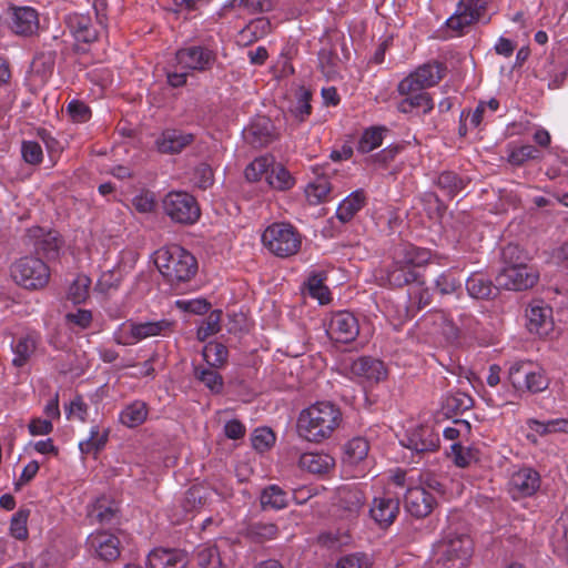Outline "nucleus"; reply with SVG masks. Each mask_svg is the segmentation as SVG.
I'll use <instances>...</instances> for the list:
<instances>
[{"instance_id": "1", "label": "nucleus", "mask_w": 568, "mask_h": 568, "mask_svg": "<svg viewBox=\"0 0 568 568\" xmlns=\"http://www.w3.org/2000/svg\"><path fill=\"white\" fill-rule=\"evenodd\" d=\"M342 420L338 406L328 400H320L300 412L296 430L302 439L321 444L333 436Z\"/></svg>"}, {"instance_id": "2", "label": "nucleus", "mask_w": 568, "mask_h": 568, "mask_svg": "<svg viewBox=\"0 0 568 568\" xmlns=\"http://www.w3.org/2000/svg\"><path fill=\"white\" fill-rule=\"evenodd\" d=\"M154 264L172 286L189 282L197 271L195 257L178 244L166 245L155 251Z\"/></svg>"}, {"instance_id": "3", "label": "nucleus", "mask_w": 568, "mask_h": 568, "mask_svg": "<svg viewBox=\"0 0 568 568\" xmlns=\"http://www.w3.org/2000/svg\"><path fill=\"white\" fill-rule=\"evenodd\" d=\"M216 53L203 45L181 48L175 53L173 70L168 71V83L173 88L183 87L192 72H205L212 69Z\"/></svg>"}, {"instance_id": "4", "label": "nucleus", "mask_w": 568, "mask_h": 568, "mask_svg": "<svg viewBox=\"0 0 568 568\" xmlns=\"http://www.w3.org/2000/svg\"><path fill=\"white\" fill-rule=\"evenodd\" d=\"M433 568H467L473 554L468 535L447 532L434 545Z\"/></svg>"}, {"instance_id": "5", "label": "nucleus", "mask_w": 568, "mask_h": 568, "mask_svg": "<svg viewBox=\"0 0 568 568\" xmlns=\"http://www.w3.org/2000/svg\"><path fill=\"white\" fill-rule=\"evenodd\" d=\"M262 243L277 257L295 255L302 245V235L290 223L277 222L268 225L262 234Z\"/></svg>"}, {"instance_id": "6", "label": "nucleus", "mask_w": 568, "mask_h": 568, "mask_svg": "<svg viewBox=\"0 0 568 568\" xmlns=\"http://www.w3.org/2000/svg\"><path fill=\"white\" fill-rule=\"evenodd\" d=\"M508 379L518 392L537 394L546 390L549 378L545 369L528 361H517L508 368Z\"/></svg>"}, {"instance_id": "7", "label": "nucleus", "mask_w": 568, "mask_h": 568, "mask_svg": "<svg viewBox=\"0 0 568 568\" xmlns=\"http://www.w3.org/2000/svg\"><path fill=\"white\" fill-rule=\"evenodd\" d=\"M13 281L28 290L44 287L50 278V271L47 264L33 256H24L11 265Z\"/></svg>"}, {"instance_id": "8", "label": "nucleus", "mask_w": 568, "mask_h": 568, "mask_svg": "<svg viewBox=\"0 0 568 568\" xmlns=\"http://www.w3.org/2000/svg\"><path fill=\"white\" fill-rule=\"evenodd\" d=\"M164 213L175 223L191 225L197 222L201 210L193 195L184 191H171L163 201Z\"/></svg>"}, {"instance_id": "9", "label": "nucleus", "mask_w": 568, "mask_h": 568, "mask_svg": "<svg viewBox=\"0 0 568 568\" xmlns=\"http://www.w3.org/2000/svg\"><path fill=\"white\" fill-rule=\"evenodd\" d=\"M445 69L438 62L425 63L399 81L398 93L424 91L436 85L444 77Z\"/></svg>"}, {"instance_id": "10", "label": "nucleus", "mask_w": 568, "mask_h": 568, "mask_svg": "<svg viewBox=\"0 0 568 568\" xmlns=\"http://www.w3.org/2000/svg\"><path fill=\"white\" fill-rule=\"evenodd\" d=\"M399 443L409 449L413 456L432 453L439 446V434L432 425H415L406 429Z\"/></svg>"}, {"instance_id": "11", "label": "nucleus", "mask_w": 568, "mask_h": 568, "mask_svg": "<svg viewBox=\"0 0 568 568\" xmlns=\"http://www.w3.org/2000/svg\"><path fill=\"white\" fill-rule=\"evenodd\" d=\"M537 280V273L524 263L506 265L496 277L497 285L508 291L527 290L532 287Z\"/></svg>"}, {"instance_id": "12", "label": "nucleus", "mask_w": 568, "mask_h": 568, "mask_svg": "<svg viewBox=\"0 0 568 568\" xmlns=\"http://www.w3.org/2000/svg\"><path fill=\"white\" fill-rule=\"evenodd\" d=\"M8 27L16 36L32 37L40 27L39 13L32 7H10Z\"/></svg>"}, {"instance_id": "13", "label": "nucleus", "mask_w": 568, "mask_h": 568, "mask_svg": "<svg viewBox=\"0 0 568 568\" xmlns=\"http://www.w3.org/2000/svg\"><path fill=\"white\" fill-rule=\"evenodd\" d=\"M326 332L329 338L336 343H351L358 336V321L351 312H337L332 315Z\"/></svg>"}, {"instance_id": "14", "label": "nucleus", "mask_w": 568, "mask_h": 568, "mask_svg": "<svg viewBox=\"0 0 568 568\" xmlns=\"http://www.w3.org/2000/svg\"><path fill=\"white\" fill-rule=\"evenodd\" d=\"M540 475L531 467H520L510 475L508 486L514 498L532 496L540 487Z\"/></svg>"}, {"instance_id": "15", "label": "nucleus", "mask_w": 568, "mask_h": 568, "mask_svg": "<svg viewBox=\"0 0 568 568\" xmlns=\"http://www.w3.org/2000/svg\"><path fill=\"white\" fill-rule=\"evenodd\" d=\"M349 371L359 383L367 385L377 384L387 376L384 363L369 356H362L353 361Z\"/></svg>"}, {"instance_id": "16", "label": "nucleus", "mask_w": 568, "mask_h": 568, "mask_svg": "<svg viewBox=\"0 0 568 568\" xmlns=\"http://www.w3.org/2000/svg\"><path fill=\"white\" fill-rule=\"evenodd\" d=\"M87 546L92 555L104 561L115 560L120 556L118 537L104 530L90 534Z\"/></svg>"}, {"instance_id": "17", "label": "nucleus", "mask_w": 568, "mask_h": 568, "mask_svg": "<svg viewBox=\"0 0 568 568\" xmlns=\"http://www.w3.org/2000/svg\"><path fill=\"white\" fill-rule=\"evenodd\" d=\"M194 141L192 133L179 129H165L155 140L159 152L165 154L180 153Z\"/></svg>"}, {"instance_id": "18", "label": "nucleus", "mask_w": 568, "mask_h": 568, "mask_svg": "<svg viewBox=\"0 0 568 568\" xmlns=\"http://www.w3.org/2000/svg\"><path fill=\"white\" fill-rule=\"evenodd\" d=\"M404 501L407 513L416 518L429 515L436 503L435 497L423 487L408 488Z\"/></svg>"}, {"instance_id": "19", "label": "nucleus", "mask_w": 568, "mask_h": 568, "mask_svg": "<svg viewBox=\"0 0 568 568\" xmlns=\"http://www.w3.org/2000/svg\"><path fill=\"white\" fill-rule=\"evenodd\" d=\"M399 513V500L396 497L385 495L375 497L369 508V515L381 527H387L394 523Z\"/></svg>"}, {"instance_id": "20", "label": "nucleus", "mask_w": 568, "mask_h": 568, "mask_svg": "<svg viewBox=\"0 0 568 568\" xmlns=\"http://www.w3.org/2000/svg\"><path fill=\"white\" fill-rule=\"evenodd\" d=\"M148 565L150 568H184L187 556L181 549L155 548L148 556Z\"/></svg>"}, {"instance_id": "21", "label": "nucleus", "mask_w": 568, "mask_h": 568, "mask_svg": "<svg viewBox=\"0 0 568 568\" xmlns=\"http://www.w3.org/2000/svg\"><path fill=\"white\" fill-rule=\"evenodd\" d=\"M41 336L38 332L31 331L19 336L11 345L13 352L12 364L17 367L24 366L34 354Z\"/></svg>"}, {"instance_id": "22", "label": "nucleus", "mask_w": 568, "mask_h": 568, "mask_svg": "<svg viewBox=\"0 0 568 568\" xmlns=\"http://www.w3.org/2000/svg\"><path fill=\"white\" fill-rule=\"evenodd\" d=\"M551 308L540 303L531 304L527 311V327L530 333L546 335L552 328Z\"/></svg>"}, {"instance_id": "23", "label": "nucleus", "mask_w": 568, "mask_h": 568, "mask_svg": "<svg viewBox=\"0 0 568 568\" xmlns=\"http://www.w3.org/2000/svg\"><path fill=\"white\" fill-rule=\"evenodd\" d=\"M67 26L78 42L90 43L97 40L98 32L91 18L84 14L72 13L67 17Z\"/></svg>"}, {"instance_id": "24", "label": "nucleus", "mask_w": 568, "mask_h": 568, "mask_svg": "<svg viewBox=\"0 0 568 568\" xmlns=\"http://www.w3.org/2000/svg\"><path fill=\"white\" fill-rule=\"evenodd\" d=\"M366 497L356 486H343L338 489V503L346 517H355L364 507Z\"/></svg>"}, {"instance_id": "25", "label": "nucleus", "mask_w": 568, "mask_h": 568, "mask_svg": "<svg viewBox=\"0 0 568 568\" xmlns=\"http://www.w3.org/2000/svg\"><path fill=\"white\" fill-rule=\"evenodd\" d=\"M335 465V459L324 452H306L300 456L298 466L311 474L328 473Z\"/></svg>"}, {"instance_id": "26", "label": "nucleus", "mask_w": 568, "mask_h": 568, "mask_svg": "<svg viewBox=\"0 0 568 568\" xmlns=\"http://www.w3.org/2000/svg\"><path fill=\"white\" fill-rule=\"evenodd\" d=\"M367 195L363 189L348 194L337 206L336 217L342 223L349 222L366 204Z\"/></svg>"}, {"instance_id": "27", "label": "nucleus", "mask_w": 568, "mask_h": 568, "mask_svg": "<svg viewBox=\"0 0 568 568\" xmlns=\"http://www.w3.org/2000/svg\"><path fill=\"white\" fill-rule=\"evenodd\" d=\"M418 278V272L412 267H408L397 257H395L394 262L388 266L386 271L387 283L395 287L414 284Z\"/></svg>"}, {"instance_id": "28", "label": "nucleus", "mask_w": 568, "mask_h": 568, "mask_svg": "<svg viewBox=\"0 0 568 568\" xmlns=\"http://www.w3.org/2000/svg\"><path fill=\"white\" fill-rule=\"evenodd\" d=\"M369 452V443L364 437H354L344 445L343 465L355 467L366 460Z\"/></svg>"}, {"instance_id": "29", "label": "nucleus", "mask_w": 568, "mask_h": 568, "mask_svg": "<svg viewBox=\"0 0 568 568\" xmlns=\"http://www.w3.org/2000/svg\"><path fill=\"white\" fill-rule=\"evenodd\" d=\"M399 94L404 97L397 104V110L400 113H410L414 109H422L423 113L427 114L434 109L433 99L425 91Z\"/></svg>"}, {"instance_id": "30", "label": "nucleus", "mask_w": 568, "mask_h": 568, "mask_svg": "<svg viewBox=\"0 0 568 568\" xmlns=\"http://www.w3.org/2000/svg\"><path fill=\"white\" fill-rule=\"evenodd\" d=\"M385 314L394 325L395 328H398L406 321L410 320L415 316L414 308L409 304L407 297L402 298L400 301L387 300L385 302Z\"/></svg>"}, {"instance_id": "31", "label": "nucleus", "mask_w": 568, "mask_h": 568, "mask_svg": "<svg viewBox=\"0 0 568 568\" xmlns=\"http://www.w3.org/2000/svg\"><path fill=\"white\" fill-rule=\"evenodd\" d=\"M466 290L473 298L487 300L494 295L495 286L487 275L474 272L466 280Z\"/></svg>"}, {"instance_id": "32", "label": "nucleus", "mask_w": 568, "mask_h": 568, "mask_svg": "<svg viewBox=\"0 0 568 568\" xmlns=\"http://www.w3.org/2000/svg\"><path fill=\"white\" fill-rule=\"evenodd\" d=\"M197 568H225L220 548L214 544L200 545L194 550Z\"/></svg>"}, {"instance_id": "33", "label": "nucleus", "mask_w": 568, "mask_h": 568, "mask_svg": "<svg viewBox=\"0 0 568 568\" xmlns=\"http://www.w3.org/2000/svg\"><path fill=\"white\" fill-rule=\"evenodd\" d=\"M148 417V407L144 402L134 400L126 405L120 413L119 420L129 428L140 426Z\"/></svg>"}, {"instance_id": "34", "label": "nucleus", "mask_w": 568, "mask_h": 568, "mask_svg": "<svg viewBox=\"0 0 568 568\" xmlns=\"http://www.w3.org/2000/svg\"><path fill=\"white\" fill-rule=\"evenodd\" d=\"M109 434L108 428L101 430L98 425L91 426L89 437L79 443L81 454L90 455L101 452L108 443Z\"/></svg>"}, {"instance_id": "35", "label": "nucleus", "mask_w": 568, "mask_h": 568, "mask_svg": "<svg viewBox=\"0 0 568 568\" xmlns=\"http://www.w3.org/2000/svg\"><path fill=\"white\" fill-rule=\"evenodd\" d=\"M140 342L155 336H166L173 332L174 322L161 318L152 322H136Z\"/></svg>"}, {"instance_id": "36", "label": "nucleus", "mask_w": 568, "mask_h": 568, "mask_svg": "<svg viewBox=\"0 0 568 568\" xmlns=\"http://www.w3.org/2000/svg\"><path fill=\"white\" fill-rule=\"evenodd\" d=\"M396 257L408 267L416 270V267L428 263L430 260V251L407 244L397 252Z\"/></svg>"}, {"instance_id": "37", "label": "nucleus", "mask_w": 568, "mask_h": 568, "mask_svg": "<svg viewBox=\"0 0 568 568\" xmlns=\"http://www.w3.org/2000/svg\"><path fill=\"white\" fill-rule=\"evenodd\" d=\"M527 426L529 430L538 436H546L555 433L568 434L567 418H554L549 420L528 419Z\"/></svg>"}, {"instance_id": "38", "label": "nucleus", "mask_w": 568, "mask_h": 568, "mask_svg": "<svg viewBox=\"0 0 568 568\" xmlns=\"http://www.w3.org/2000/svg\"><path fill=\"white\" fill-rule=\"evenodd\" d=\"M326 281L325 272H312L307 277V291L311 297L318 301L320 304H327L331 302V292L324 284Z\"/></svg>"}, {"instance_id": "39", "label": "nucleus", "mask_w": 568, "mask_h": 568, "mask_svg": "<svg viewBox=\"0 0 568 568\" xmlns=\"http://www.w3.org/2000/svg\"><path fill=\"white\" fill-rule=\"evenodd\" d=\"M261 505L264 509H283L288 505V494L277 485H270L261 494Z\"/></svg>"}, {"instance_id": "40", "label": "nucleus", "mask_w": 568, "mask_h": 568, "mask_svg": "<svg viewBox=\"0 0 568 568\" xmlns=\"http://www.w3.org/2000/svg\"><path fill=\"white\" fill-rule=\"evenodd\" d=\"M274 156L271 154H265L255 158L244 171L245 178L250 182H256L262 180L263 178L266 180L267 173H270L271 168L274 165Z\"/></svg>"}, {"instance_id": "41", "label": "nucleus", "mask_w": 568, "mask_h": 568, "mask_svg": "<svg viewBox=\"0 0 568 568\" xmlns=\"http://www.w3.org/2000/svg\"><path fill=\"white\" fill-rule=\"evenodd\" d=\"M332 186L326 176H318L310 182L305 189V195L310 204L317 205L325 202L331 193Z\"/></svg>"}, {"instance_id": "42", "label": "nucleus", "mask_w": 568, "mask_h": 568, "mask_svg": "<svg viewBox=\"0 0 568 568\" xmlns=\"http://www.w3.org/2000/svg\"><path fill=\"white\" fill-rule=\"evenodd\" d=\"M267 184L278 191H286L295 184L294 178L291 173L280 163L274 161L270 173L266 175Z\"/></svg>"}, {"instance_id": "43", "label": "nucleus", "mask_w": 568, "mask_h": 568, "mask_svg": "<svg viewBox=\"0 0 568 568\" xmlns=\"http://www.w3.org/2000/svg\"><path fill=\"white\" fill-rule=\"evenodd\" d=\"M406 297L415 313L428 306L432 302V293L429 288L425 285V282L419 278L408 290Z\"/></svg>"}, {"instance_id": "44", "label": "nucleus", "mask_w": 568, "mask_h": 568, "mask_svg": "<svg viewBox=\"0 0 568 568\" xmlns=\"http://www.w3.org/2000/svg\"><path fill=\"white\" fill-rule=\"evenodd\" d=\"M202 356L210 367L219 368L226 363L229 351L222 343L210 342L204 346Z\"/></svg>"}, {"instance_id": "45", "label": "nucleus", "mask_w": 568, "mask_h": 568, "mask_svg": "<svg viewBox=\"0 0 568 568\" xmlns=\"http://www.w3.org/2000/svg\"><path fill=\"white\" fill-rule=\"evenodd\" d=\"M312 93L302 87L296 92V100L288 109L290 113L300 122H303L312 112L311 105Z\"/></svg>"}, {"instance_id": "46", "label": "nucleus", "mask_w": 568, "mask_h": 568, "mask_svg": "<svg viewBox=\"0 0 568 568\" xmlns=\"http://www.w3.org/2000/svg\"><path fill=\"white\" fill-rule=\"evenodd\" d=\"M214 367H195V377L205 385L212 393L220 394L223 390V378Z\"/></svg>"}, {"instance_id": "47", "label": "nucleus", "mask_w": 568, "mask_h": 568, "mask_svg": "<svg viewBox=\"0 0 568 568\" xmlns=\"http://www.w3.org/2000/svg\"><path fill=\"white\" fill-rule=\"evenodd\" d=\"M91 280L85 274H78L71 282L68 290V298L74 303H83L89 296Z\"/></svg>"}, {"instance_id": "48", "label": "nucleus", "mask_w": 568, "mask_h": 568, "mask_svg": "<svg viewBox=\"0 0 568 568\" xmlns=\"http://www.w3.org/2000/svg\"><path fill=\"white\" fill-rule=\"evenodd\" d=\"M113 341L118 345H134L140 342L136 322L128 321L120 324L113 332Z\"/></svg>"}, {"instance_id": "49", "label": "nucleus", "mask_w": 568, "mask_h": 568, "mask_svg": "<svg viewBox=\"0 0 568 568\" xmlns=\"http://www.w3.org/2000/svg\"><path fill=\"white\" fill-rule=\"evenodd\" d=\"M473 405V397L465 392H453L445 398V408L456 415L470 409Z\"/></svg>"}, {"instance_id": "50", "label": "nucleus", "mask_w": 568, "mask_h": 568, "mask_svg": "<svg viewBox=\"0 0 568 568\" xmlns=\"http://www.w3.org/2000/svg\"><path fill=\"white\" fill-rule=\"evenodd\" d=\"M386 132L385 128H369L366 129L358 142V151L362 153H368L381 146L383 143V135Z\"/></svg>"}, {"instance_id": "51", "label": "nucleus", "mask_w": 568, "mask_h": 568, "mask_svg": "<svg viewBox=\"0 0 568 568\" xmlns=\"http://www.w3.org/2000/svg\"><path fill=\"white\" fill-rule=\"evenodd\" d=\"M435 287L443 295L454 294L462 287V280L453 268H449L437 276Z\"/></svg>"}, {"instance_id": "52", "label": "nucleus", "mask_w": 568, "mask_h": 568, "mask_svg": "<svg viewBox=\"0 0 568 568\" xmlns=\"http://www.w3.org/2000/svg\"><path fill=\"white\" fill-rule=\"evenodd\" d=\"M437 185L448 196H454L464 189V181L454 172H442L437 178Z\"/></svg>"}, {"instance_id": "53", "label": "nucleus", "mask_w": 568, "mask_h": 568, "mask_svg": "<svg viewBox=\"0 0 568 568\" xmlns=\"http://www.w3.org/2000/svg\"><path fill=\"white\" fill-rule=\"evenodd\" d=\"M221 315L219 310L212 311L207 317L197 327L196 337L199 341L204 342L210 336L216 334L221 329Z\"/></svg>"}, {"instance_id": "54", "label": "nucleus", "mask_w": 568, "mask_h": 568, "mask_svg": "<svg viewBox=\"0 0 568 568\" xmlns=\"http://www.w3.org/2000/svg\"><path fill=\"white\" fill-rule=\"evenodd\" d=\"M116 514V505L105 498L97 499L92 507V516H94L100 524H110L115 518Z\"/></svg>"}, {"instance_id": "55", "label": "nucleus", "mask_w": 568, "mask_h": 568, "mask_svg": "<svg viewBox=\"0 0 568 568\" xmlns=\"http://www.w3.org/2000/svg\"><path fill=\"white\" fill-rule=\"evenodd\" d=\"M464 18L468 19L470 23L478 21L486 10V2L484 0H460L457 4Z\"/></svg>"}, {"instance_id": "56", "label": "nucleus", "mask_w": 568, "mask_h": 568, "mask_svg": "<svg viewBox=\"0 0 568 568\" xmlns=\"http://www.w3.org/2000/svg\"><path fill=\"white\" fill-rule=\"evenodd\" d=\"M273 124L268 119L262 118L251 125V133L254 135V142L265 145L272 141Z\"/></svg>"}, {"instance_id": "57", "label": "nucleus", "mask_w": 568, "mask_h": 568, "mask_svg": "<svg viewBox=\"0 0 568 568\" xmlns=\"http://www.w3.org/2000/svg\"><path fill=\"white\" fill-rule=\"evenodd\" d=\"M539 158V151L532 145H520L508 153V162L513 165H523L528 160Z\"/></svg>"}, {"instance_id": "58", "label": "nucleus", "mask_w": 568, "mask_h": 568, "mask_svg": "<svg viewBox=\"0 0 568 568\" xmlns=\"http://www.w3.org/2000/svg\"><path fill=\"white\" fill-rule=\"evenodd\" d=\"M486 114V104L484 101L479 102L478 105L474 111H468L467 114H465V111L460 114V128L459 131L463 132V130H467V126L470 128H478Z\"/></svg>"}, {"instance_id": "59", "label": "nucleus", "mask_w": 568, "mask_h": 568, "mask_svg": "<svg viewBox=\"0 0 568 568\" xmlns=\"http://www.w3.org/2000/svg\"><path fill=\"white\" fill-rule=\"evenodd\" d=\"M67 113L74 123H85L91 119V109L80 100H72L67 105Z\"/></svg>"}, {"instance_id": "60", "label": "nucleus", "mask_w": 568, "mask_h": 568, "mask_svg": "<svg viewBox=\"0 0 568 568\" xmlns=\"http://www.w3.org/2000/svg\"><path fill=\"white\" fill-rule=\"evenodd\" d=\"M275 443V435L267 427L256 428L252 435V445L258 452H265Z\"/></svg>"}, {"instance_id": "61", "label": "nucleus", "mask_w": 568, "mask_h": 568, "mask_svg": "<svg viewBox=\"0 0 568 568\" xmlns=\"http://www.w3.org/2000/svg\"><path fill=\"white\" fill-rule=\"evenodd\" d=\"M21 155L26 163L38 165L43 160L41 145L36 141H23L21 144Z\"/></svg>"}, {"instance_id": "62", "label": "nucleus", "mask_w": 568, "mask_h": 568, "mask_svg": "<svg viewBox=\"0 0 568 568\" xmlns=\"http://www.w3.org/2000/svg\"><path fill=\"white\" fill-rule=\"evenodd\" d=\"M270 26V21L266 19L253 20L241 31V38H247L248 41L256 40L267 32Z\"/></svg>"}, {"instance_id": "63", "label": "nucleus", "mask_w": 568, "mask_h": 568, "mask_svg": "<svg viewBox=\"0 0 568 568\" xmlns=\"http://www.w3.org/2000/svg\"><path fill=\"white\" fill-rule=\"evenodd\" d=\"M213 171L207 164L197 165L192 175V182L195 186L202 190H206L213 184Z\"/></svg>"}, {"instance_id": "64", "label": "nucleus", "mask_w": 568, "mask_h": 568, "mask_svg": "<svg viewBox=\"0 0 568 568\" xmlns=\"http://www.w3.org/2000/svg\"><path fill=\"white\" fill-rule=\"evenodd\" d=\"M250 534L258 540H271L276 538L278 528L273 523H255L250 528Z\"/></svg>"}]
</instances>
